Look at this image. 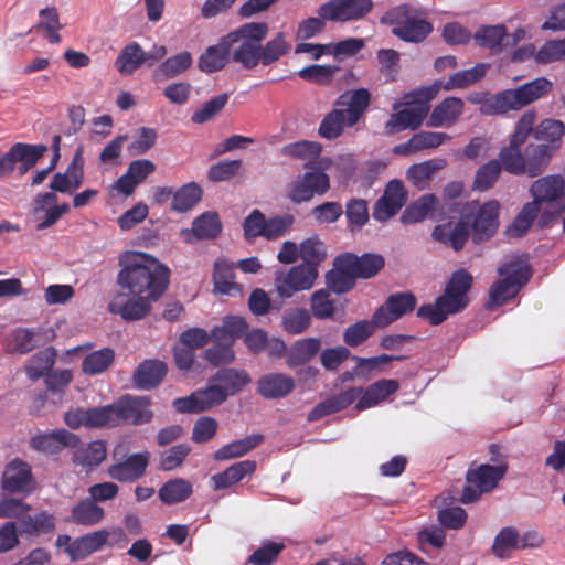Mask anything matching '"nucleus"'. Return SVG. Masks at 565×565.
Masks as SVG:
<instances>
[{
    "mask_svg": "<svg viewBox=\"0 0 565 565\" xmlns=\"http://www.w3.org/2000/svg\"><path fill=\"white\" fill-rule=\"evenodd\" d=\"M499 207V202L494 200L483 204L476 201L469 202L455 225L451 223L437 225L431 236L435 241L451 246L456 252L463 248L469 237V230L472 231L473 242L482 243L493 236L498 230Z\"/></svg>",
    "mask_w": 565,
    "mask_h": 565,
    "instance_id": "f257e3e1",
    "label": "nucleus"
},
{
    "mask_svg": "<svg viewBox=\"0 0 565 565\" xmlns=\"http://www.w3.org/2000/svg\"><path fill=\"white\" fill-rule=\"evenodd\" d=\"M119 263L122 268L118 274V284L130 295H143L158 300L167 290L170 270L153 256L126 252Z\"/></svg>",
    "mask_w": 565,
    "mask_h": 565,
    "instance_id": "f03ea898",
    "label": "nucleus"
},
{
    "mask_svg": "<svg viewBox=\"0 0 565 565\" xmlns=\"http://www.w3.org/2000/svg\"><path fill=\"white\" fill-rule=\"evenodd\" d=\"M269 31L265 22H249L242 25V43L235 50L234 62L241 64L244 68L253 70L259 63L270 65L285 55L290 45L286 35L280 32L264 46L263 40Z\"/></svg>",
    "mask_w": 565,
    "mask_h": 565,
    "instance_id": "7ed1b4c3",
    "label": "nucleus"
},
{
    "mask_svg": "<svg viewBox=\"0 0 565 565\" xmlns=\"http://www.w3.org/2000/svg\"><path fill=\"white\" fill-rule=\"evenodd\" d=\"M472 285V276L466 269L454 271L444 294L434 303L419 307L418 317L428 320L433 326L444 322L448 316L462 311L469 303L468 291Z\"/></svg>",
    "mask_w": 565,
    "mask_h": 565,
    "instance_id": "20e7f679",
    "label": "nucleus"
},
{
    "mask_svg": "<svg viewBox=\"0 0 565 565\" xmlns=\"http://www.w3.org/2000/svg\"><path fill=\"white\" fill-rule=\"evenodd\" d=\"M381 21L393 25L392 33L409 43L423 42L433 31L425 10L408 3L391 9Z\"/></svg>",
    "mask_w": 565,
    "mask_h": 565,
    "instance_id": "39448f33",
    "label": "nucleus"
},
{
    "mask_svg": "<svg viewBox=\"0 0 565 565\" xmlns=\"http://www.w3.org/2000/svg\"><path fill=\"white\" fill-rule=\"evenodd\" d=\"M533 198L541 209L543 203L551 205V210L543 211L540 218L541 226L557 217L565 211V180L561 174L542 177L534 181L530 188Z\"/></svg>",
    "mask_w": 565,
    "mask_h": 565,
    "instance_id": "423d86ee",
    "label": "nucleus"
},
{
    "mask_svg": "<svg viewBox=\"0 0 565 565\" xmlns=\"http://www.w3.org/2000/svg\"><path fill=\"white\" fill-rule=\"evenodd\" d=\"M436 93L435 86L414 90L412 97L418 103L392 114L385 124V134L394 135L407 129L416 130L420 127L429 111L427 103L436 96Z\"/></svg>",
    "mask_w": 565,
    "mask_h": 565,
    "instance_id": "0eeeda50",
    "label": "nucleus"
},
{
    "mask_svg": "<svg viewBox=\"0 0 565 565\" xmlns=\"http://www.w3.org/2000/svg\"><path fill=\"white\" fill-rule=\"evenodd\" d=\"M553 88V83L546 77H537L516 88L504 89L498 93L494 98V109L503 110V115L509 111H516L523 107L546 96Z\"/></svg>",
    "mask_w": 565,
    "mask_h": 565,
    "instance_id": "6e6552de",
    "label": "nucleus"
},
{
    "mask_svg": "<svg viewBox=\"0 0 565 565\" xmlns=\"http://www.w3.org/2000/svg\"><path fill=\"white\" fill-rule=\"evenodd\" d=\"M498 274L503 279L493 284L489 306H500L513 298L529 281L531 268L527 265L511 262L499 267Z\"/></svg>",
    "mask_w": 565,
    "mask_h": 565,
    "instance_id": "1a4fd4ad",
    "label": "nucleus"
},
{
    "mask_svg": "<svg viewBox=\"0 0 565 565\" xmlns=\"http://www.w3.org/2000/svg\"><path fill=\"white\" fill-rule=\"evenodd\" d=\"M111 456L115 462L108 467L107 473L111 479L119 482H134L141 478L150 460L148 451L128 456V446L125 443L118 444Z\"/></svg>",
    "mask_w": 565,
    "mask_h": 565,
    "instance_id": "9d476101",
    "label": "nucleus"
},
{
    "mask_svg": "<svg viewBox=\"0 0 565 565\" xmlns=\"http://www.w3.org/2000/svg\"><path fill=\"white\" fill-rule=\"evenodd\" d=\"M508 466L480 465L469 468L466 475L467 486L463 488L461 502L465 504L476 502L482 493L492 491L507 473Z\"/></svg>",
    "mask_w": 565,
    "mask_h": 565,
    "instance_id": "9b49d317",
    "label": "nucleus"
},
{
    "mask_svg": "<svg viewBox=\"0 0 565 565\" xmlns=\"http://www.w3.org/2000/svg\"><path fill=\"white\" fill-rule=\"evenodd\" d=\"M330 189L329 175L315 167L294 178L287 185L286 196L295 204L311 201L324 195Z\"/></svg>",
    "mask_w": 565,
    "mask_h": 565,
    "instance_id": "f8f14e48",
    "label": "nucleus"
},
{
    "mask_svg": "<svg viewBox=\"0 0 565 565\" xmlns=\"http://www.w3.org/2000/svg\"><path fill=\"white\" fill-rule=\"evenodd\" d=\"M242 25L222 36L215 45L209 46L199 57L198 66L202 72L213 73L234 62L235 50L242 43Z\"/></svg>",
    "mask_w": 565,
    "mask_h": 565,
    "instance_id": "ddd939ff",
    "label": "nucleus"
},
{
    "mask_svg": "<svg viewBox=\"0 0 565 565\" xmlns=\"http://www.w3.org/2000/svg\"><path fill=\"white\" fill-rule=\"evenodd\" d=\"M317 277V268L310 264L292 266L287 273L276 277V291L281 298H290L296 292L310 289Z\"/></svg>",
    "mask_w": 565,
    "mask_h": 565,
    "instance_id": "4468645a",
    "label": "nucleus"
},
{
    "mask_svg": "<svg viewBox=\"0 0 565 565\" xmlns=\"http://www.w3.org/2000/svg\"><path fill=\"white\" fill-rule=\"evenodd\" d=\"M372 8V0H330L319 8L318 14L328 21L345 22L362 19Z\"/></svg>",
    "mask_w": 565,
    "mask_h": 565,
    "instance_id": "2eb2a0df",
    "label": "nucleus"
},
{
    "mask_svg": "<svg viewBox=\"0 0 565 565\" xmlns=\"http://www.w3.org/2000/svg\"><path fill=\"white\" fill-rule=\"evenodd\" d=\"M111 534L121 537L124 536V531L121 529H114L111 531L103 529L76 537L68 548L70 561L79 562L93 553L100 551L103 546L107 544Z\"/></svg>",
    "mask_w": 565,
    "mask_h": 565,
    "instance_id": "dca6fc26",
    "label": "nucleus"
},
{
    "mask_svg": "<svg viewBox=\"0 0 565 565\" xmlns=\"http://www.w3.org/2000/svg\"><path fill=\"white\" fill-rule=\"evenodd\" d=\"M416 298L409 292L395 294L388 297L373 315V322L379 328H384L396 321L407 312L414 310Z\"/></svg>",
    "mask_w": 565,
    "mask_h": 565,
    "instance_id": "f3484780",
    "label": "nucleus"
},
{
    "mask_svg": "<svg viewBox=\"0 0 565 565\" xmlns=\"http://www.w3.org/2000/svg\"><path fill=\"white\" fill-rule=\"evenodd\" d=\"M114 407L117 424L122 420L134 425H141L150 422L152 418L150 399L148 397L124 396L114 404Z\"/></svg>",
    "mask_w": 565,
    "mask_h": 565,
    "instance_id": "a211bd4d",
    "label": "nucleus"
},
{
    "mask_svg": "<svg viewBox=\"0 0 565 565\" xmlns=\"http://www.w3.org/2000/svg\"><path fill=\"white\" fill-rule=\"evenodd\" d=\"M57 195L54 192L38 194L33 202V213L39 221L38 230L49 228L54 225L63 214L70 211L67 203L57 204Z\"/></svg>",
    "mask_w": 565,
    "mask_h": 565,
    "instance_id": "6ab92c4d",
    "label": "nucleus"
},
{
    "mask_svg": "<svg viewBox=\"0 0 565 565\" xmlns=\"http://www.w3.org/2000/svg\"><path fill=\"white\" fill-rule=\"evenodd\" d=\"M84 181V157L83 149L79 147L66 171L54 174L50 183V189L60 193H73L79 189Z\"/></svg>",
    "mask_w": 565,
    "mask_h": 565,
    "instance_id": "aec40b11",
    "label": "nucleus"
},
{
    "mask_svg": "<svg viewBox=\"0 0 565 565\" xmlns=\"http://www.w3.org/2000/svg\"><path fill=\"white\" fill-rule=\"evenodd\" d=\"M79 443V438L66 429L38 434L30 439V446L34 450L50 455L57 454L65 447H76Z\"/></svg>",
    "mask_w": 565,
    "mask_h": 565,
    "instance_id": "412c9836",
    "label": "nucleus"
},
{
    "mask_svg": "<svg viewBox=\"0 0 565 565\" xmlns=\"http://www.w3.org/2000/svg\"><path fill=\"white\" fill-rule=\"evenodd\" d=\"M33 478L31 467L21 459L12 460L2 476V489L6 492H29L32 489Z\"/></svg>",
    "mask_w": 565,
    "mask_h": 565,
    "instance_id": "4be33fe9",
    "label": "nucleus"
},
{
    "mask_svg": "<svg viewBox=\"0 0 565 565\" xmlns=\"http://www.w3.org/2000/svg\"><path fill=\"white\" fill-rule=\"evenodd\" d=\"M371 94L366 88H359L342 94L335 102L347 117V126L352 127L359 122L370 106Z\"/></svg>",
    "mask_w": 565,
    "mask_h": 565,
    "instance_id": "5701e85b",
    "label": "nucleus"
},
{
    "mask_svg": "<svg viewBox=\"0 0 565 565\" xmlns=\"http://www.w3.org/2000/svg\"><path fill=\"white\" fill-rule=\"evenodd\" d=\"M465 103L459 97H447L437 104L428 116L426 125L431 128L454 126L463 114Z\"/></svg>",
    "mask_w": 565,
    "mask_h": 565,
    "instance_id": "b1692460",
    "label": "nucleus"
},
{
    "mask_svg": "<svg viewBox=\"0 0 565 565\" xmlns=\"http://www.w3.org/2000/svg\"><path fill=\"white\" fill-rule=\"evenodd\" d=\"M132 298L124 301V296H118L108 305L111 313L120 315L124 320L135 321L142 319L151 309L152 300L149 296L131 295Z\"/></svg>",
    "mask_w": 565,
    "mask_h": 565,
    "instance_id": "393cba45",
    "label": "nucleus"
},
{
    "mask_svg": "<svg viewBox=\"0 0 565 565\" xmlns=\"http://www.w3.org/2000/svg\"><path fill=\"white\" fill-rule=\"evenodd\" d=\"M257 393L266 399H279L289 395L295 386V380L285 373H267L257 380Z\"/></svg>",
    "mask_w": 565,
    "mask_h": 565,
    "instance_id": "a878e982",
    "label": "nucleus"
},
{
    "mask_svg": "<svg viewBox=\"0 0 565 565\" xmlns=\"http://www.w3.org/2000/svg\"><path fill=\"white\" fill-rule=\"evenodd\" d=\"M342 266L352 270L356 278L369 279L374 277L385 264L384 257L380 254H342Z\"/></svg>",
    "mask_w": 565,
    "mask_h": 565,
    "instance_id": "bb28decb",
    "label": "nucleus"
},
{
    "mask_svg": "<svg viewBox=\"0 0 565 565\" xmlns=\"http://www.w3.org/2000/svg\"><path fill=\"white\" fill-rule=\"evenodd\" d=\"M222 231V223L215 212H205L198 216L191 228L181 231V235L189 244L194 243L195 239H212L216 237Z\"/></svg>",
    "mask_w": 565,
    "mask_h": 565,
    "instance_id": "cd10ccee",
    "label": "nucleus"
},
{
    "mask_svg": "<svg viewBox=\"0 0 565 565\" xmlns=\"http://www.w3.org/2000/svg\"><path fill=\"white\" fill-rule=\"evenodd\" d=\"M361 394L362 388L360 387H351L347 391L340 392L339 394L316 405V407L308 414V420L315 422L327 415L340 412L349 407L356 399L359 401Z\"/></svg>",
    "mask_w": 565,
    "mask_h": 565,
    "instance_id": "c85d7f7f",
    "label": "nucleus"
},
{
    "mask_svg": "<svg viewBox=\"0 0 565 565\" xmlns=\"http://www.w3.org/2000/svg\"><path fill=\"white\" fill-rule=\"evenodd\" d=\"M156 170V164L148 159L134 160L129 163L127 172L121 175L115 188L125 195H130L136 186L143 182Z\"/></svg>",
    "mask_w": 565,
    "mask_h": 565,
    "instance_id": "c756f323",
    "label": "nucleus"
},
{
    "mask_svg": "<svg viewBox=\"0 0 565 565\" xmlns=\"http://www.w3.org/2000/svg\"><path fill=\"white\" fill-rule=\"evenodd\" d=\"M105 519V510L95 503L89 497L79 500L73 505L67 522L92 527L99 524Z\"/></svg>",
    "mask_w": 565,
    "mask_h": 565,
    "instance_id": "7c9ffc66",
    "label": "nucleus"
},
{
    "mask_svg": "<svg viewBox=\"0 0 565 565\" xmlns=\"http://www.w3.org/2000/svg\"><path fill=\"white\" fill-rule=\"evenodd\" d=\"M399 384L396 380L383 379L371 384L362 394L356 403L358 409H366L385 401L390 395L396 393Z\"/></svg>",
    "mask_w": 565,
    "mask_h": 565,
    "instance_id": "2f4dec72",
    "label": "nucleus"
},
{
    "mask_svg": "<svg viewBox=\"0 0 565 565\" xmlns=\"http://www.w3.org/2000/svg\"><path fill=\"white\" fill-rule=\"evenodd\" d=\"M213 382L225 394V397L234 396L250 383V377L244 370L222 369L213 376Z\"/></svg>",
    "mask_w": 565,
    "mask_h": 565,
    "instance_id": "473e14b6",
    "label": "nucleus"
},
{
    "mask_svg": "<svg viewBox=\"0 0 565 565\" xmlns=\"http://www.w3.org/2000/svg\"><path fill=\"white\" fill-rule=\"evenodd\" d=\"M74 448L72 457L74 465L89 470L99 466L107 457L106 444L103 440H95L82 446L78 444Z\"/></svg>",
    "mask_w": 565,
    "mask_h": 565,
    "instance_id": "72a5a7b5",
    "label": "nucleus"
},
{
    "mask_svg": "<svg viewBox=\"0 0 565 565\" xmlns=\"http://www.w3.org/2000/svg\"><path fill=\"white\" fill-rule=\"evenodd\" d=\"M166 374V363L159 360H147L135 371L134 381L139 388L150 390L159 385Z\"/></svg>",
    "mask_w": 565,
    "mask_h": 565,
    "instance_id": "f704fd0d",
    "label": "nucleus"
},
{
    "mask_svg": "<svg viewBox=\"0 0 565 565\" xmlns=\"http://www.w3.org/2000/svg\"><path fill=\"white\" fill-rule=\"evenodd\" d=\"M321 341L318 338L297 340L287 351L286 363L289 367L303 365L311 361L320 351Z\"/></svg>",
    "mask_w": 565,
    "mask_h": 565,
    "instance_id": "c9c22d12",
    "label": "nucleus"
},
{
    "mask_svg": "<svg viewBox=\"0 0 565 565\" xmlns=\"http://www.w3.org/2000/svg\"><path fill=\"white\" fill-rule=\"evenodd\" d=\"M256 469V462L253 460H243L230 466L223 472L212 476L214 490L227 489L239 482L246 476L252 475Z\"/></svg>",
    "mask_w": 565,
    "mask_h": 565,
    "instance_id": "e433bc0d",
    "label": "nucleus"
},
{
    "mask_svg": "<svg viewBox=\"0 0 565 565\" xmlns=\"http://www.w3.org/2000/svg\"><path fill=\"white\" fill-rule=\"evenodd\" d=\"M234 266L225 259L215 262L213 282L216 291L232 297L242 294V287L234 281Z\"/></svg>",
    "mask_w": 565,
    "mask_h": 565,
    "instance_id": "4c0bfd02",
    "label": "nucleus"
},
{
    "mask_svg": "<svg viewBox=\"0 0 565 565\" xmlns=\"http://www.w3.org/2000/svg\"><path fill=\"white\" fill-rule=\"evenodd\" d=\"M554 150L547 145L531 143L525 148L524 173L537 177L544 172Z\"/></svg>",
    "mask_w": 565,
    "mask_h": 565,
    "instance_id": "58836bf2",
    "label": "nucleus"
},
{
    "mask_svg": "<svg viewBox=\"0 0 565 565\" xmlns=\"http://www.w3.org/2000/svg\"><path fill=\"white\" fill-rule=\"evenodd\" d=\"M438 204L439 201L434 194H424L405 209L401 221L404 224H412L422 222L428 216L433 218Z\"/></svg>",
    "mask_w": 565,
    "mask_h": 565,
    "instance_id": "ea45409f",
    "label": "nucleus"
},
{
    "mask_svg": "<svg viewBox=\"0 0 565 565\" xmlns=\"http://www.w3.org/2000/svg\"><path fill=\"white\" fill-rule=\"evenodd\" d=\"M446 160L441 158L430 159L408 168L406 175L407 179L419 190L428 185V181L433 174L446 167Z\"/></svg>",
    "mask_w": 565,
    "mask_h": 565,
    "instance_id": "a19ab883",
    "label": "nucleus"
},
{
    "mask_svg": "<svg viewBox=\"0 0 565 565\" xmlns=\"http://www.w3.org/2000/svg\"><path fill=\"white\" fill-rule=\"evenodd\" d=\"M193 493L192 483L182 478H175L167 481L158 492L160 500L164 504H175L185 501Z\"/></svg>",
    "mask_w": 565,
    "mask_h": 565,
    "instance_id": "79ce46f5",
    "label": "nucleus"
},
{
    "mask_svg": "<svg viewBox=\"0 0 565 565\" xmlns=\"http://www.w3.org/2000/svg\"><path fill=\"white\" fill-rule=\"evenodd\" d=\"M191 64L192 55L184 51L162 62L154 71L153 76L158 81L172 78L185 72Z\"/></svg>",
    "mask_w": 565,
    "mask_h": 565,
    "instance_id": "37998d69",
    "label": "nucleus"
},
{
    "mask_svg": "<svg viewBox=\"0 0 565 565\" xmlns=\"http://www.w3.org/2000/svg\"><path fill=\"white\" fill-rule=\"evenodd\" d=\"M145 57L141 46L132 42L122 49L115 65L120 74L131 75L140 65L145 64Z\"/></svg>",
    "mask_w": 565,
    "mask_h": 565,
    "instance_id": "c03bdc74",
    "label": "nucleus"
},
{
    "mask_svg": "<svg viewBox=\"0 0 565 565\" xmlns=\"http://www.w3.org/2000/svg\"><path fill=\"white\" fill-rule=\"evenodd\" d=\"M263 435L258 434L232 441L216 450L214 458L216 460H227L244 456L252 449L256 448L263 441Z\"/></svg>",
    "mask_w": 565,
    "mask_h": 565,
    "instance_id": "a18cd8bd",
    "label": "nucleus"
},
{
    "mask_svg": "<svg viewBox=\"0 0 565 565\" xmlns=\"http://www.w3.org/2000/svg\"><path fill=\"white\" fill-rule=\"evenodd\" d=\"M341 260L342 255L334 259V269L327 276L328 286L335 294H344L350 291L354 287L356 279L352 270L342 266L343 264Z\"/></svg>",
    "mask_w": 565,
    "mask_h": 565,
    "instance_id": "49530a36",
    "label": "nucleus"
},
{
    "mask_svg": "<svg viewBox=\"0 0 565 565\" xmlns=\"http://www.w3.org/2000/svg\"><path fill=\"white\" fill-rule=\"evenodd\" d=\"M115 352L110 348H103L85 356L82 371L87 375H97L105 372L114 362Z\"/></svg>",
    "mask_w": 565,
    "mask_h": 565,
    "instance_id": "de8ad7c7",
    "label": "nucleus"
},
{
    "mask_svg": "<svg viewBox=\"0 0 565 565\" xmlns=\"http://www.w3.org/2000/svg\"><path fill=\"white\" fill-rule=\"evenodd\" d=\"M40 21L35 25V29L44 30L45 31V38L46 40L52 43L56 44L61 42V35L60 30L63 28V25L60 22V15L58 11L54 7H47L39 12Z\"/></svg>",
    "mask_w": 565,
    "mask_h": 565,
    "instance_id": "09e8293b",
    "label": "nucleus"
},
{
    "mask_svg": "<svg viewBox=\"0 0 565 565\" xmlns=\"http://www.w3.org/2000/svg\"><path fill=\"white\" fill-rule=\"evenodd\" d=\"M344 127H348L344 111L335 108L323 117L318 134L321 138L333 140L342 135Z\"/></svg>",
    "mask_w": 565,
    "mask_h": 565,
    "instance_id": "8fccbe9b",
    "label": "nucleus"
},
{
    "mask_svg": "<svg viewBox=\"0 0 565 565\" xmlns=\"http://www.w3.org/2000/svg\"><path fill=\"white\" fill-rule=\"evenodd\" d=\"M564 135L565 125L556 119H545L534 129L535 139L550 142L552 150L559 148Z\"/></svg>",
    "mask_w": 565,
    "mask_h": 565,
    "instance_id": "3c124183",
    "label": "nucleus"
},
{
    "mask_svg": "<svg viewBox=\"0 0 565 565\" xmlns=\"http://www.w3.org/2000/svg\"><path fill=\"white\" fill-rule=\"evenodd\" d=\"M518 548L519 532L512 526L503 527L494 537L492 552L498 558H508L511 552Z\"/></svg>",
    "mask_w": 565,
    "mask_h": 565,
    "instance_id": "603ef678",
    "label": "nucleus"
},
{
    "mask_svg": "<svg viewBox=\"0 0 565 565\" xmlns=\"http://www.w3.org/2000/svg\"><path fill=\"white\" fill-rule=\"evenodd\" d=\"M488 68V64L480 63L472 68L459 71L449 77L444 87L446 90L465 88L481 79L486 75Z\"/></svg>",
    "mask_w": 565,
    "mask_h": 565,
    "instance_id": "864d4df0",
    "label": "nucleus"
},
{
    "mask_svg": "<svg viewBox=\"0 0 565 565\" xmlns=\"http://www.w3.org/2000/svg\"><path fill=\"white\" fill-rule=\"evenodd\" d=\"M322 151V147L317 141L301 140L286 145L281 148V153L285 157L297 160H315Z\"/></svg>",
    "mask_w": 565,
    "mask_h": 565,
    "instance_id": "5fc2aeb1",
    "label": "nucleus"
},
{
    "mask_svg": "<svg viewBox=\"0 0 565 565\" xmlns=\"http://www.w3.org/2000/svg\"><path fill=\"white\" fill-rule=\"evenodd\" d=\"M194 399L199 404L196 409L204 412L211 409L214 406L221 405L226 401V397L225 394H223L218 388L216 383L213 382V379L210 377L205 388H201L194 392Z\"/></svg>",
    "mask_w": 565,
    "mask_h": 565,
    "instance_id": "6e6d98bb",
    "label": "nucleus"
},
{
    "mask_svg": "<svg viewBox=\"0 0 565 565\" xmlns=\"http://www.w3.org/2000/svg\"><path fill=\"white\" fill-rule=\"evenodd\" d=\"M540 213V207L536 203H526L521 212L518 214L513 223L508 227L507 233L510 237H520L524 235L533 221Z\"/></svg>",
    "mask_w": 565,
    "mask_h": 565,
    "instance_id": "4d7b16f0",
    "label": "nucleus"
},
{
    "mask_svg": "<svg viewBox=\"0 0 565 565\" xmlns=\"http://www.w3.org/2000/svg\"><path fill=\"white\" fill-rule=\"evenodd\" d=\"M201 188L192 182L183 185L173 194L172 209L177 212H186L201 200Z\"/></svg>",
    "mask_w": 565,
    "mask_h": 565,
    "instance_id": "13d9d810",
    "label": "nucleus"
},
{
    "mask_svg": "<svg viewBox=\"0 0 565 565\" xmlns=\"http://www.w3.org/2000/svg\"><path fill=\"white\" fill-rule=\"evenodd\" d=\"M479 46L487 49L504 47L505 26L487 25L480 28L473 35Z\"/></svg>",
    "mask_w": 565,
    "mask_h": 565,
    "instance_id": "bf43d9fd",
    "label": "nucleus"
},
{
    "mask_svg": "<svg viewBox=\"0 0 565 565\" xmlns=\"http://www.w3.org/2000/svg\"><path fill=\"white\" fill-rule=\"evenodd\" d=\"M284 548L285 544L281 542H264L262 546L249 555L247 563L253 565H271Z\"/></svg>",
    "mask_w": 565,
    "mask_h": 565,
    "instance_id": "052dcab7",
    "label": "nucleus"
},
{
    "mask_svg": "<svg viewBox=\"0 0 565 565\" xmlns=\"http://www.w3.org/2000/svg\"><path fill=\"white\" fill-rule=\"evenodd\" d=\"M311 322L310 313L303 308L288 310L282 316L284 329L290 334L306 331Z\"/></svg>",
    "mask_w": 565,
    "mask_h": 565,
    "instance_id": "680f3d73",
    "label": "nucleus"
},
{
    "mask_svg": "<svg viewBox=\"0 0 565 565\" xmlns=\"http://www.w3.org/2000/svg\"><path fill=\"white\" fill-rule=\"evenodd\" d=\"M300 257L303 259L302 264H310L316 267L327 257L326 245L318 238V236H311L301 242Z\"/></svg>",
    "mask_w": 565,
    "mask_h": 565,
    "instance_id": "e2e57ef3",
    "label": "nucleus"
},
{
    "mask_svg": "<svg viewBox=\"0 0 565 565\" xmlns=\"http://www.w3.org/2000/svg\"><path fill=\"white\" fill-rule=\"evenodd\" d=\"M375 323L372 321L361 320L350 326L343 332V341L349 347H358L366 341L374 332Z\"/></svg>",
    "mask_w": 565,
    "mask_h": 565,
    "instance_id": "0e129e2a",
    "label": "nucleus"
},
{
    "mask_svg": "<svg viewBox=\"0 0 565 565\" xmlns=\"http://www.w3.org/2000/svg\"><path fill=\"white\" fill-rule=\"evenodd\" d=\"M501 172V164L499 160H491L481 166L475 177L473 189L478 191H486L493 186Z\"/></svg>",
    "mask_w": 565,
    "mask_h": 565,
    "instance_id": "69168bd1",
    "label": "nucleus"
},
{
    "mask_svg": "<svg viewBox=\"0 0 565 565\" xmlns=\"http://www.w3.org/2000/svg\"><path fill=\"white\" fill-rule=\"evenodd\" d=\"M499 158L505 171L515 175L524 173V156L520 148L509 145L501 149Z\"/></svg>",
    "mask_w": 565,
    "mask_h": 565,
    "instance_id": "338daca9",
    "label": "nucleus"
},
{
    "mask_svg": "<svg viewBox=\"0 0 565 565\" xmlns=\"http://www.w3.org/2000/svg\"><path fill=\"white\" fill-rule=\"evenodd\" d=\"M535 61L540 64L565 61V38L546 41L536 52Z\"/></svg>",
    "mask_w": 565,
    "mask_h": 565,
    "instance_id": "774afa93",
    "label": "nucleus"
}]
</instances>
